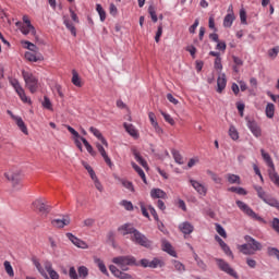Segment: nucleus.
I'll return each mask as SVG.
<instances>
[{"label": "nucleus", "instance_id": "obj_1", "mask_svg": "<svg viewBox=\"0 0 279 279\" xmlns=\"http://www.w3.org/2000/svg\"><path fill=\"white\" fill-rule=\"evenodd\" d=\"M244 241L246 243L239 245L238 248L241 254H244L245 256H254V254L263 250V244L256 241V239L252 238L251 235H245Z\"/></svg>", "mask_w": 279, "mask_h": 279}, {"label": "nucleus", "instance_id": "obj_2", "mask_svg": "<svg viewBox=\"0 0 279 279\" xmlns=\"http://www.w3.org/2000/svg\"><path fill=\"white\" fill-rule=\"evenodd\" d=\"M4 177L11 182L13 189L21 191L23 189V172L21 169L12 168L4 173Z\"/></svg>", "mask_w": 279, "mask_h": 279}, {"label": "nucleus", "instance_id": "obj_3", "mask_svg": "<svg viewBox=\"0 0 279 279\" xmlns=\"http://www.w3.org/2000/svg\"><path fill=\"white\" fill-rule=\"evenodd\" d=\"M22 77L25 82V86L26 88H28L29 93H32L34 95V93L38 92V77H36V75H34V73H32L31 71H22Z\"/></svg>", "mask_w": 279, "mask_h": 279}, {"label": "nucleus", "instance_id": "obj_4", "mask_svg": "<svg viewBox=\"0 0 279 279\" xmlns=\"http://www.w3.org/2000/svg\"><path fill=\"white\" fill-rule=\"evenodd\" d=\"M112 263L118 265L122 271H128L130 266L136 265V258L132 255L118 256L112 258Z\"/></svg>", "mask_w": 279, "mask_h": 279}, {"label": "nucleus", "instance_id": "obj_5", "mask_svg": "<svg viewBox=\"0 0 279 279\" xmlns=\"http://www.w3.org/2000/svg\"><path fill=\"white\" fill-rule=\"evenodd\" d=\"M235 204L238 208H240V210L244 213V215H246L251 219H254V221H258L259 223H267V221L264 220L263 217L258 216V214H256L254 209L248 207L247 204H245L244 202L236 201Z\"/></svg>", "mask_w": 279, "mask_h": 279}, {"label": "nucleus", "instance_id": "obj_6", "mask_svg": "<svg viewBox=\"0 0 279 279\" xmlns=\"http://www.w3.org/2000/svg\"><path fill=\"white\" fill-rule=\"evenodd\" d=\"M215 260L220 271L228 274V276H231V278L239 279V274L236 272V270H234V268H232V266L228 264V262L221 258H216Z\"/></svg>", "mask_w": 279, "mask_h": 279}, {"label": "nucleus", "instance_id": "obj_7", "mask_svg": "<svg viewBox=\"0 0 279 279\" xmlns=\"http://www.w3.org/2000/svg\"><path fill=\"white\" fill-rule=\"evenodd\" d=\"M131 241L136 245H142V247H151V241L145 236V234L141 233L135 229V232L131 235Z\"/></svg>", "mask_w": 279, "mask_h": 279}, {"label": "nucleus", "instance_id": "obj_8", "mask_svg": "<svg viewBox=\"0 0 279 279\" xmlns=\"http://www.w3.org/2000/svg\"><path fill=\"white\" fill-rule=\"evenodd\" d=\"M11 86H13L15 93L19 95L21 101H23V104H32V100L27 97V95L25 94V89L23 88V86H21V83L19 82V80L13 78L10 81Z\"/></svg>", "mask_w": 279, "mask_h": 279}, {"label": "nucleus", "instance_id": "obj_9", "mask_svg": "<svg viewBox=\"0 0 279 279\" xmlns=\"http://www.w3.org/2000/svg\"><path fill=\"white\" fill-rule=\"evenodd\" d=\"M33 209L36 213H40L41 215H47L49 213V205H47V199L40 197L33 202Z\"/></svg>", "mask_w": 279, "mask_h": 279}, {"label": "nucleus", "instance_id": "obj_10", "mask_svg": "<svg viewBox=\"0 0 279 279\" xmlns=\"http://www.w3.org/2000/svg\"><path fill=\"white\" fill-rule=\"evenodd\" d=\"M15 25L24 36H28V34L36 36V27H34V25L23 24V22H16Z\"/></svg>", "mask_w": 279, "mask_h": 279}, {"label": "nucleus", "instance_id": "obj_11", "mask_svg": "<svg viewBox=\"0 0 279 279\" xmlns=\"http://www.w3.org/2000/svg\"><path fill=\"white\" fill-rule=\"evenodd\" d=\"M141 265H142V267H149L150 269H158V267H165V262L160 258L155 257L153 260L142 259Z\"/></svg>", "mask_w": 279, "mask_h": 279}, {"label": "nucleus", "instance_id": "obj_12", "mask_svg": "<svg viewBox=\"0 0 279 279\" xmlns=\"http://www.w3.org/2000/svg\"><path fill=\"white\" fill-rule=\"evenodd\" d=\"M246 121H247L246 125L248 130H251L253 136H255L256 138H260V136H263V131L260 130V126H258V123L247 118H246Z\"/></svg>", "mask_w": 279, "mask_h": 279}, {"label": "nucleus", "instance_id": "obj_13", "mask_svg": "<svg viewBox=\"0 0 279 279\" xmlns=\"http://www.w3.org/2000/svg\"><path fill=\"white\" fill-rule=\"evenodd\" d=\"M66 238L76 247H80L81 250H88V244L84 240H81L80 238L75 236L73 233H66Z\"/></svg>", "mask_w": 279, "mask_h": 279}, {"label": "nucleus", "instance_id": "obj_14", "mask_svg": "<svg viewBox=\"0 0 279 279\" xmlns=\"http://www.w3.org/2000/svg\"><path fill=\"white\" fill-rule=\"evenodd\" d=\"M190 184L193 186V189L198 193V195H203V197H206V193H208V189H206V185L199 183V181L190 180Z\"/></svg>", "mask_w": 279, "mask_h": 279}, {"label": "nucleus", "instance_id": "obj_15", "mask_svg": "<svg viewBox=\"0 0 279 279\" xmlns=\"http://www.w3.org/2000/svg\"><path fill=\"white\" fill-rule=\"evenodd\" d=\"M109 270L111 271V274L116 277V278H120V279H132V275L128 274V272H123L122 270H119V268H117V266L114 265H110L109 266Z\"/></svg>", "mask_w": 279, "mask_h": 279}, {"label": "nucleus", "instance_id": "obj_16", "mask_svg": "<svg viewBox=\"0 0 279 279\" xmlns=\"http://www.w3.org/2000/svg\"><path fill=\"white\" fill-rule=\"evenodd\" d=\"M136 229L132 227L130 223L122 225L121 227L118 228V232L122 234V236H126V234H131V236L134 234Z\"/></svg>", "mask_w": 279, "mask_h": 279}, {"label": "nucleus", "instance_id": "obj_17", "mask_svg": "<svg viewBox=\"0 0 279 279\" xmlns=\"http://www.w3.org/2000/svg\"><path fill=\"white\" fill-rule=\"evenodd\" d=\"M96 148L99 151L100 156H102L106 165H108V167H112V160L108 156V153H106V148H104V146L99 143H96Z\"/></svg>", "mask_w": 279, "mask_h": 279}, {"label": "nucleus", "instance_id": "obj_18", "mask_svg": "<svg viewBox=\"0 0 279 279\" xmlns=\"http://www.w3.org/2000/svg\"><path fill=\"white\" fill-rule=\"evenodd\" d=\"M71 223V219L69 217L57 218L51 221L53 228H64Z\"/></svg>", "mask_w": 279, "mask_h": 279}, {"label": "nucleus", "instance_id": "obj_19", "mask_svg": "<svg viewBox=\"0 0 279 279\" xmlns=\"http://www.w3.org/2000/svg\"><path fill=\"white\" fill-rule=\"evenodd\" d=\"M13 121H15L17 128L25 134L26 136L29 134V131H27V125H25V122L23 121V118L19 116H12Z\"/></svg>", "mask_w": 279, "mask_h": 279}, {"label": "nucleus", "instance_id": "obj_20", "mask_svg": "<svg viewBox=\"0 0 279 279\" xmlns=\"http://www.w3.org/2000/svg\"><path fill=\"white\" fill-rule=\"evenodd\" d=\"M161 250L163 252H167V254H169L170 256H173L174 258L178 256V254L175 253V250H173V246L167 240H162Z\"/></svg>", "mask_w": 279, "mask_h": 279}, {"label": "nucleus", "instance_id": "obj_21", "mask_svg": "<svg viewBox=\"0 0 279 279\" xmlns=\"http://www.w3.org/2000/svg\"><path fill=\"white\" fill-rule=\"evenodd\" d=\"M150 197L153 199H167V192L160 189H153L150 191Z\"/></svg>", "mask_w": 279, "mask_h": 279}, {"label": "nucleus", "instance_id": "obj_22", "mask_svg": "<svg viewBox=\"0 0 279 279\" xmlns=\"http://www.w3.org/2000/svg\"><path fill=\"white\" fill-rule=\"evenodd\" d=\"M227 84L226 74H220L217 80V93H223Z\"/></svg>", "mask_w": 279, "mask_h": 279}, {"label": "nucleus", "instance_id": "obj_23", "mask_svg": "<svg viewBox=\"0 0 279 279\" xmlns=\"http://www.w3.org/2000/svg\"><path fill=\"white\" fill-rule=\"evenodd\" d=\"M260 154L267 167H269V169H276V166L274 165V159H271V156L269 155V153H266L265 149L262 148Z\"/></svg>", "mask_w": 279, "mask_h": 279}, {"label": "nucleus", "instance_id": "obj_24", "mask_svg": "<svg viewBox=\"0 0 279 279\" xmlns=\"http://www.w3.org/2000/svg\"><path fill=\"white\" fill-rule=\"evenodd\" d=\"M179 230L183 233V234H192L193 230H195V227H193L191 225V222L185 221L182 222L181 225H179Z\"/></svg>", "mask_w": 279, "mask_h": 279}, {"label": "nucleus", "instance_id": "obj_25", "mask_svg": "<svg viewBox=\"0 0 279 279\" xmlns=\"http://www.w3.org/2000/svg\"><path fill=\"white\" fill-rule=\"evenodd\" d=\"M89 132H92V134H94V136H96V138H98V141H100L102 145L108 147V141L104 138V135L101 134L99 129L92 126L89 129Z\"/></svg>", "mask_w": 279, "mask_h": 279}, {"label": "nucleus", "instance_id": "obj_26", "mask_svg": "<svg viewBox=\"0 0 279 279\" xmlns=\"http://www.w3.org/2000/svg\"><path fill=\"white\" fill-rule=\"evenodd\" d=\"M25 58L28 62H43V60H45L43 54H34V52H25Z\"/></svg>", "mask_w": 279, "mask_h": 279}, {"label": "nucleus", "instance_id": "obj_27", "mask_svg": "<svg viewBox=\"0 0 279 279\" xmlns=\"http://www.w3.org/2000/svg\"><path fill=\"white\" fill-rule=\"evenodd\" d=\"M94 263L97 265V267H98L99 271H101V274H104L105 276H110V274L108 272V268H106V264H104V260L95 257Z\"/></svg>", "mask_w": 279, "mask_h": 279}, {"label": "nucleus", "instance_id": "obj_28", "mask_svg": "<svg viewBox=\"0 0 279 279\" xmlns=\"http://www.w3.org/2000/svg\"><path fill=\"white\" fill-rule=\"evenodd\" d=\"M123 125L124 130H126L130 136H132L133 138H138V131L136 130V128H134V124L124 123Z\"/></svg>", "mask_w": 279, "mask_h": 279}, {"label": "nucleus", "instance_id": "obj_29", "mask_svg": "<svg viewBox=\"0 0 279 279\" xmlns=\"http://www.w3.org/2000/svg\"><path fill=\"white\" fill-rule=\"evenodd\" d=\"M72 84L77 88H82V86H84V84L82 83V78L80 77V74L75 70L72 71Z\"/></svg>", "mask_w": 279, "mask_h": 279}, {"label": "nucleus", "instance_id": "obj_30", "mask_svg": "<svg viewBox=\"0 0 279 279\" xmlns=\"http://www.w3.org/2000/svg\"><path fill=\"white\" fill-rule=\"evenodd\" d=\"M268 175L270 181L275 184V186L279 187V174L276 172V168L268 170Z\"/></svg>", "mask_w": 279, "mask_h": 279}, {"label": "nucleus", "instance_id": "obj_31", "mask_svg": "<svg viewBox=\"0 0 279 279\" xmlns=\"http://www.w3.org/2000/svg\"><path fill=\"white\" fill-rule=\"evenodd\" d=\"M265 112L268 119H274V116L276 114V106L271 102H268Z\"/></svg>", "mask_w": 279, "mask_h": 279}, {"label": "nucleus", "instance_id": "obj_32", "mask_svg": "<svg viewBox=\"0 0 279 279\" xmlns=\"http://www.w3.org/2000/svg\"><path fill=\"white\" fill-rule=\"evenodd\" d=\"M134 171H136V173H138L140 178H142L144 184H147V177H145V171H143V169L141 167H138V165H136V162H132L131 163Z\"/></svg>", "mask_w": 279, "mask_h": 279}, {"label": "nucleus", "instance_id": "obj_33", "mask_svg": "<svg viewBox=\"0 0 279 279\" xmlns=\"http://www.w3.org/2000/svg\"><path fill=\"white\" fill-rule=\"evenodd\" d=\"M235 19L234 13H228L223 20V27H232V23H234Z\"/></svg>", "mask_w": 279, "mask_h": 279}, {"label": "nucleus", "instance_id": "obj_34", "mask_svg": "<svg viewBox=\"0 0 279 279\" xmlns=\"http://www.w3.org/2000/svg\"><path fill=\"white\" fill-rule=\"evenodd\" d=\"M63 23H64L66 29H69V31L71 32L72 36H77V31H76V28H75V25H73V23H71V20H70V19H66V17H65V19L63 20Z\"/></svg>", "mask_w": 279, "mask_h": 279}, {"label": "nucleus", "instance_id": "obj_35", "mask_svg": "<svg viewBox=\"0 0 279 279\" xmlns=\"http://www.w3.org/2000/svg\"><path fill=\"white\" fill-rule=\"evenodd\" d=\"M226 178L229 184H241V177L236 174L228 173Z\"/></svg>", "mask_w": 279, "mask_h": 279}, {"label": "nucleus", "instance_id": "obj_36", "mask_svg": "<svg viewBox=\"0 0 279 279\" xmlns=\"http://www.w3.org/2000/svg\"><path fill=\"white\" fill-rule=\"evenodd\" d=\"M207 175H209L213 180V182H215V184H223V179L221 177H219V174L213 172L211 170H207Z\"/></svg>", "mask_w": 279, "mask_h": 279}, {"label": "nucleus", "instance_id": "obj_37", "mask_svg": "<svg viewBox=\"0 0 279 279\" xmlns=\"http://www.w3.org/2000/svg\"><path fill=\"white\" fill-rule=\"evenodd\" d=\"M257 196L259 197V199H263L265 202V198H267L269 195H267V192H265V190L263 189V186L260 185H255L254 186Z\"/></svg>", "mask_w": 279, "mask_h": 279}, {"label": "nucleus", "instance_id": "obj_38", "mask_svg": "<svg viewBox=\"0 0 279 279\" xmlns=\"http://www.w3.org/2000/svg\"><path fill=\"white\" fill-rule=\"evenodd\" d=\"M133 155L136 162H138L144 169H147V161L143 159V157L141 156V153L134 150Z\"/></svg>", "mask_w": 279, "mask_h": 279}, {"label": "nucleus", "instance_id": "obj_39", "mask_svg": "<svg viewBox=\"0 0 279 279\" xmlns=\"http://www.w3.org/2000/svg\"><path fill=\"white\" fill-rule=\"evenodd\" d=\"M265 204H268V206H271L272 208H279V202L275 197L268 196L264 201Z\"/></svg>", "mask_w": 279, "mask_h": 279}, {"label": "nucleus", "instance_id": "obj_40", "mask_svg": "<svg viewBox=\"0 0 279 279\" xmlns=\"http://www.w3.org/2000/svg\"><path fill=\"white\" fill-rule=\"evenodd\" d=\"M172 265H173L175 271H179L180 274H182V271H186V267L180 260L173 259Z\"/></svg>", "mask_w": 279, "mask_h": 279}, {"label": "nucleus", "instance_id": "obj_41", "mask_svg": "<svg viewBox=\"0 0 279 279\" xmlns=\"http://www.w3.org/2000/svg\"><path fill=\"white\" fill-rule=\"evenodd\" d=\"M81 141L83 145L86 147V150L88 151V154H90V156H96L97 153H95L90 143H88V141L85 137H81Z\"/></svg>", "mask_w": 279, "mask_h": 279}, {"label": "nucleus", "instance_id": "obj_42", "mask_svg": "<svg viewBox=\"0 0 279 279\" xmlns=\"http://www.w3.org/2000/svg\"><path fill=\"white\" fill-rule=\"evenodd\" d=\"M78 278L87 279L88 278V268L86 266H80L77 268Z\"/></svg>", "mask_w": 279, "mask_h": 279}, {"label": "nucleus", "instance_id": "obj_43", "mask_svg": "<svg viewBox=\"0 0 279 279\" xmlns=\"http://www.w3.org/2000/svg\"><path fill=\"white\" fill-rule=\"evenodd\" d=\"M122 186H124V189H128V191H131V193H134V184L131 181H128L125 179H118Z\"/></svg>", "mask_w": 279, "mask_h": 279}, {"label": "nucleus", "instance_id": "obj_44", "mask_svg": "<svg viewBox=\"0 0 279 279\" xmlns=\"http://www.w3.org/2000/svg\"><path fill=\"white\" fill-rule=\"evenodd\" d=\"M229 136L232 138V141H239V131H236V128L234 125H231L229 128Z\"/></svg>", "mask_w": 279, "mask_h": 279}, {"label": "nucleus", "instance_id": "obj_45", "mask_svg": "<svg viewBox=\"0 0 279 279\" xmlns=\"http://www.w3.org/2000/svg\"><path fill=\"white\" fill-rule=\"evenodd\" d=\"M172 156L174 158V161L178 163V165H184V159L182 158V155L180 154V151L173 149L172 150Z\"/></svg>", "mask_w": 279, "mask_h": 279}, {"label": "nucleus", "instance_id": "obj_46", "mask_svg": "<svg viewBox=\"0 0 279 279\" xmlns=\"http://www.w3.org/2000/svg\"><path fill=\"white\" fill-rule=\"evenodd\" d=\"M83 167H85L86 171L89 173L92 180H95L97 178V174H95V170H93V167L88 165L86 161L82 162Z\"/></svg>", "mask_w": 279, "mask_h": 279}, {"label": "nucleus", "instance_id": "obj_47", "mask_svg": "<svg viewBox=\"0 0 279 279\" xmlns=\"http://www.w3.org/2000/svg\"><path fill=\"white\" fill-rule=\"evenodd\" d=\"M231 193H238V195H247V191L243 187L231 186L228 189Z\"/></svg>", "mask_w": 279, "mask_h": 279}, {"label": "nucleus", "instance_id": "obj_48", "mask_svg": "<svg viewBox=\"0 0 279 279\" xmlns=\"http://www.w3.org/2000/svg\"><path fill=\"white\" fill-rule=\"evenodd\" d=\"M160 114L163 117V119L167 123H169L170 125H175V120H173L171 114H169L165 111H160Z\"/></svg>", "mask_w": 279, "mask_h": 279}, {"label": "nucleus", "instance_id": "obj_49", "mask_svg": "<svg viewBox=\"0 0 279 279\" xmlns=\"http://www.w3.org/2000/svg\"><path fill=\"white\" fill-rule=\"evenodd\" d=\"M96 11L99 14L101 23H104V21H106V11L104 10V7H101V4H97L96 5Z\"/></svg>", "mask_w": 279, "mask_h": 279}, {"label": "nucleus", "instance_id": "obj_50", "mask_svg": "<svg viewBox=\"0 0 279 279\" xmlns=\"http://www.w3.org/2000/svg\"><path fill=\"white\" fill-rule=\"evenodd\" d=\"M4 269L11 278H14V269L12 268V264H10V262H4Z\"/></svg>", "mask_w": 279, "mask_h": 279}, {"label": "nucleus", "instance_id": "obj_51", "mask_svg": "<svg viewBox=\"0 0 279 279\" xmlns=\"http://www.w3.org/2000/svg\"><path fill=\"white\" fill-rule=\"evenodd\" d=\"M216 231L222 239H228V233L226 232V229L219 223L216 225Z\"/></svg>", "mask_w": 279, "mask_h": 279}, {"label": "nucleus", "instance_id": "obj_52", "mask_svg": "<svg viewBox=\"0 0 279 279\" xmlns=\"http://www.w3.org/2000/svg\"><path fill=\"white\" fill-rule=\"evenodd\" d=\"M148 14H150L153 23H158V15H156V9L153 5L148 8Z\"/></svg>", "mask_w": 279, "mask_h": 279}, {"label": "nucleus", "instance_id": "obj_53", "mask_svg": "<svg viewBox=\"0 0 279 279\" xmlns=\"http://www.w3.org/2000/svg\"><path fill=\"white\" fill-rule=\"evenodd\" d=\"M240 21L242 25H247V12H245V9L240 10Z\"/></svg>", "mask_w": 279, "mask_h": 279}, {"label": "nucleus", "instance_id": "obj_54", "mask_svg": "<svg viewBox=\"0 0 279 279\" xmlns=\"http://www.w3.org/2000/svg\"><path fill=\"white\" fill-rule=\"evenodd\" d=\"M43 107L46 108V110H53V105L51 104V100L49 97H45L43 101Z\"/></svg>", "mask_w": 279, "mask_h": 279}, {"label": "nucleus", "instance_id": "obj_55", "mask_svg": "<svg viewBox=\"0 0 279 279\" xmlns=\"http://www.w3.org/2000/svg\"><path fill=\"white\" fill-rule=\"evenodd\" d=\"M66 130L70 132V134H72V136H74V138H80V141H82V136H80V133L77 131H75V129H73L71 125H65Z\"/></svg>", "mask_w": 279, "mask_h": 279}, {"label": "nucleus", "instance_id": "obj_56", "mask_svg": "<svg viewBox=\"0 0 279 279\" xmlns=\"http://www.w3.org/2000/svg\"><path fill=\"white\" fill-rule=\"evenodd\" d=\"M120 204L125 208V210H134V205H132V202L130 201H122Z\"/></svg>", "mask_w": 279, "mask_h": 279}, {"label": "nucleus", "instance_id": "obj_57", "mask_svg": "<svg viewBox=\"0 0 279 279\" xmlns=\"http://www.w3.org/2000/svg\"><path fill=\"white\" fill-rule=\"evenodd\" d=\"M83 226L85 228H93V226H95V219L94 218H86L84 221H83Z\"/></svg>", "mask_w": 279, "mask_h": 279}, {"label": "nucleus", "instance_id": "obj_58", "mask_svg": "<svg viewBox=\"0 0 279 279\" xmlns=\"http://www.w3.org/2000/svg\"><path fill=\"white\" fill-rule=\"evenodd\" d=\"M94 181L95 184V189H97V191H99V193H104V185H101V182H99V179H92Z\"/></svg>", "mask_w": 279, "mask_h": 279}, {"label": "nucleus", "instance_id": "obj_59", "mask_svg": "<svg viewBox=\"0 0 279 279\" xmlns=\"http://www.w3.org/2000/svg\"><path fill=\"white\" fill-rule=\"evenodd\" d=\"M69 277L71 279H80V276H77V270H75V267H70Z\"/></svg>", "mask_w": 279, "mask_h": 279}, {"label": "nucleus", "instance_id": "obj_60", "mask_svg": "<svg viewBox=\"0 0 279 279\" xmlns=\"http://www.w3.org/2000/svg\"><path fill=\"white\" fill-rule=\"evenodd\" d=\"M268 252V256H275V258L278 256L279 254V250L276 247H268L267 248Z\"/></svg>", "mask_w": 279, "mask_h": 279}, {"label": "nucleus", "instance_id": "obj_61", "mask_svg": "<svg viewBox=\"0 0 279 279\" xmlns=\"http://www.w3.org/2000/svg\"><path fill=\"white\" fill-rule=\"evenodd\" d=\"M278 53H279V48L278 47H275V48L268 50L269 58H277Z\"/></svg>", "mask_w": 279, "mask_h": 279}, {"label": "nucleus", "instance_id": "obj_62", "mask_svg": "<svg viewBox=\"0 0 279 279\" xmlns=\"http://www.w3.org/2000/svg\"><path fill=\"white\" fill-rule=\"evenodd\" d=\"M161 36H162V25H159L157 28L156 36H155V41L160 43Z\"/></svg>", "mask_w": 279, "mask_h": 279}, {"label": "nucleus", "instance_id": "obj_63", "mask_svg": "<svg viewBox=\"0 0 279 279\" xmlns=\"http://www.w3.org/2000/svg\"><path fill=\"white\" fill-rule=\"evenodd\" d=\"M214 66L217 71H221V69H223V65L221 64V57L215 59Z\"/></svg>", "mask_w": 279, "mask_h": 279}, {"label": "nucleus", "instance_id": "obj_64", "mask_svg": "<svg viewBox=\"0 0 279 279\" xmlns=\"http://www.w3.org/2000/svg\"><path fill=\"white\" fill-rule=\"evenodd\" d=\"M272 229L275 230V232L277 234H279V219L278 218L272 219Z\"/></svg>", "mask_w": 279, "mask_h": 279}]
</instances>
